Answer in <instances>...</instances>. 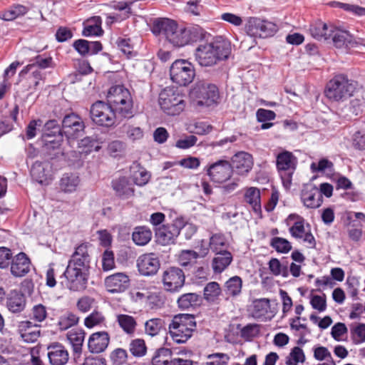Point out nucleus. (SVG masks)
Wrapping results in <instances>:
<instances>
[{
	"mask_svg": "<svg viewBox=\"0 0 365 365\" xmlns=\"http://www.w3.org/2000/svg\"><path fill=\"white\" fill-rule=\"evenodd\" d=\"M78 322V317L76 314L68 312L62 316L58 322V325L61 329L66 330Z\"/></svg>",
	"mask_w": 365,
	"mask_h": 365,
	"instance_id": "59",
	"label": "nucleus"
},
{
	"mask_svg": "<svg viewBox=\"0 0 365 365\" xmlns=\"http://www.w3.org/2000/svg\"><path fill=\"white\" fill-rule=\"evenodd\" d=\"M47 356L51 365H66L69 360L68 349L59 342H52L47 346Z\"/></svg>",
	"mask_w": 365,
	"mask_h": 365,
	"instance_id": "20",
	"label": "nucleus"
},
{
	"mask_svg": "<svg viewBox=\"0 0 365 365\" xmlns=\"http://www.w3.org/2000/svg\"><path fill=\"white\" fill-rule=\"evenodd\" d=\"M164 327L165 322L162 319H150L145 323V331L147 334L155 336L159 334Z\"/></svg>",
	"mask_w": 365,
	"mask_h": 365,
	"instance_id": "43",
	"label": "nucleus"
},
{
	"mask_svg": "<svg viewBox=\"0 0 365 365\" xmlns=\"http://www.w3.org/2000/svg\"><path fill=\"white\" fill-rule=\"evenodd\" d=\"M252 316L257 319L267 321L271 319L274 314L270 310V302L268 299L262 298L253 301L251 307Z\"/></svg>",
	"mask_w": 365,
	"mask_h": 365,
	"instance_id": "26",
	"label": "nucleus"
},
{
	"mask_svg": "<svg viewBox=\"0 0 365 365\" xmlns=\"http://www.w3.org/2000/svg\"><path fill=\"white\" fill-rule=\"evenodd\" d=\"M260 331V325L257 324H248L240 329V336L245 341H251L258 336Z\"/></svg>",
	"mask_w": 365,
	"mask_h": 365,
	"instance_id": "50",
	"label": "nucleus"
},
{
	"mask_svg": "<svg viewBox=\"0 0 365 365\" xmlns=\"http://www.w3.org/2000/svg\"><path fill=\"white\" fill-rule=\"evenodd\" d=\"M171 360V352L168 349H159L152 359L153 365H168Z\"/></svg>",
	"mask_w": 365,
	"mask_h": 365,
	"instance_id": "47",
	"label": "nucleus"
},
{
	"mask_svg": "<svg viewBox=\"0 0 365 365\" xmlns=\"http://www.w3.org/2000/svg\"><path fill=\"white\" fill-rule=\"evenodd\" d=\"M34 180L41 185H48L52 180L51 166L48 162H35L31 168Z\"/></svg>",
	"mask_w": 365,
	"mask_h": 365,
	"instance_id": "23",
	"label": "nucleus"
},
{
	"mask_svg": "<svg viewBox=\"0 0 365 365\" xmlns=\"http://www.w3.org/2000/svg\"><path fill=\"white\" fill-rule=\"evenodd\" d=\"M356 90L355 83L347 76L339 74L335 76L327 84L324 93L332 101H344L353 96Z\"/></svg>",
	"mask_w": 365,
	"mask_h": 365,
	"instance_id": "6",
	"label": "nucleus"
},
{
	"mask_svg": "<svg viewBox=\"0 0 365 365\" xmlns=\"http://www.w3.org/2000/svg\"><path fill=\"white\" fill-rule=\"evenodd\" d=\"M123 128L128 138L132 141L140 140L143 137V131L140 127L132 125H125Z\"/></svg>",
	"mask_w": 365,
	"mask_h": 365,
	"instance_id": "64",
	"label": "nucleus"
},
{
	"mask_svg": "<svg viewBox=\"0 0 365 365\" xmlns=\"http://www.w3.org/2000/svg\"><path fill=\"white\" fill-rule=\"evenodd\" d=\"M6 306L9 310L13 313L22 312L26 307V299L24 294L19 292L11 293L8 299Z\"/></svg>",
	"mask_w": 365,
	"mask_h": 365,
	"instance_id": "39",
	"label": "nucleus"
},
{
	"mask_svg": "<svg viewBox=\"0 0 365 365\" xmlns=\"http://www.w3.org/2000/svg\"><path fill=\"white\" fill-rule=\"evenodd\" d=\"M301 200L305 207L312 209L318 208L323 202L321 192L312 183L307 184L303 187Z\"/></svg>",
	"mask_w": 365,
	"mask_h": 365,
	"instance_id": "21",
	"label": "nucleus"
},
{
	"mask_svg": "<svg viewBox=\"0 0 365 365\" xmlns=\"http://www.w3.org/2000/svg\"><path fill=\"white\" fill-rule=\"evenodd\" d=\"M110 337L107 332L99 331L91 334L89 337L88 346L91 352H103L108 346Z\"/></svg>",
	"mask_w": 365,
	"mask_h": 365,
	"instance_id": "28",
	"label": "nucleus"
},
{
	"mask_svg": "<svg viewBox=\"0 0 365 365\" xmlns=\"http://www.w3.org/2000/svg\"><path fill=\"white\" fill-rule=\"evenodd\" d=\"M137 267L142 275L152 276L158 272L160 267V262L156 254L153 252L146 253L138 258Z\"/></svg>",
	"mask_w": 365,
	"mask_h": 365,
	"instance_id": "18",
	"label": "nucleus"
},
{
	"mask_svg": "<svg viewBox=\"0 0 365 365\" xmlns=\"http://www.w3.org/2000/svg\"><path fill=\"white\" fill-rule=\"evenodd\" d=\"M104 284L110 293H121L130 286V277L124 272H117L106 277Z\"/></svg>",
	"mask_w": 365,
	"mask_h": 365,
	"instance_id": "19",
	"label": "nucleus"
},
{
	"mask_svg": "<svg viewBox=\"0 0 365 365\" xmlns=\"http://www.w3.org/2000/svg\"><path fill=\"white\" fill-rule=\"evenodd\" d=\"M233 168L239 175H243L248 173L253 166L252 156L247 152H239L232 158Z\"/></svg>",
	"mask_w": 365,
	"mask_h": 365,
	"instance_id": "27",
	"label": "nucleus"
},
{
	"mask_svg": "<svg viewBox=\"0 0 365 365\" xmlns=\"http://www.w3.org/2000/svg\"><path fill=\"white\" fill-rule=\"evenodd\" d=\"M311 171L313 173H331L334 171V164L327 158H322L319 162H313L310 165Z\"/></svg>",
	"mask_w": 365,
	"mask_h": 365,
	"instance_id": "45",
	"label": "nucleus"
},
{
	"mask_svg": "<svg viewBox=\"0 0 365 365\" xmlns=\"http://www.w3.org/2000/svg\"><path fill=\"white\" fill-rule=\"evenodd\" d=\"M105 322V317L99 312H93L86 317L84 324L88 328H93L96 326H100Z\"/></svg>",
	"mask_w": 365,
	"mask_h": 365,
	"instance_id": "60",
	"label": "nucleus"
},
{
	"mask_svg": "<svg viewBox=\"0 0 365 365\" xmlns=\"http://www.w3.org/2000/svg\"><path fill=\"white\" fill-rule=\"evenodd\" d=\"M169 334L173 340L178 344L187 341L196 329L194 315L179 314L175 315L168 326Z\"/></svg>",
	"mask_w": 365,
	"mask_h": 365,
	"instance_id": "5",
	"label": "nucleus"
},
{
	"mask_svg": "<svg viewBox=\"0 0 365 365\" xmlns=\"http://www.w3.org/2000/svg\"><path fill=\"white\" fill-rule=\"evenodd\" d=\"M216 256L212 259V269L215 273H221L232 262V256L228 251L215 253Z\"/></svg>",
	"mask_w": 365,
	"mask_h": 365,
	"instance_id": "34",
	"label": "nucleus"
},
{
	"mask_svg": "<svg viewBox=\"0 0 365 365\" xmlns=\"http://www.w3.org/2000/svg\"><path fill=\"white\" fill-rule=\"evenodd\" d=\"M171 81L180 86L189 85L195 76L194 66L187 60H175L170 68Z\"/></svg>",
	"mask_w": 365,
	"mask_h": 365,
	"instance_id": "11",
	"label": "nucleus"
},
{
	"mask_svg": "<svg viewBox=\"0 0 365 365\" xmlns=\"http://www.w3.org/2000/svg\"><path fill=\"white\" fill-rule=\"evenodd\" d=\"M51 63V58H42L38 56L35 58L34 62L27 65L21 72L20 76L26 74L29 71L32 70L34 67L38 66L41 68H46L50 66Z\"/></svg>",
	"mask_w": 365,
	"mask_h": 365,
	"instance_id": "54",
	"label": "nucleus"
},
{
	"mask_svg": "<svg viewBox=\"0 0 365 365\" xmlns=\"http://www.w3.org/2000/svg\"><path fill=\"white\" fill-rule=\"evenodd\" d=\"M91 259L88 243H81L75 247L63 273L68 289L79 292L86 287Z\"/></svg>",
	"mask_w": 365,
	"mask_h": 365,
	"instance_id": "1",
	"label": "nucleus"
},
{
	"mask_svg": "<svg viewBox=\"0 0 365 365\" xmlns=\"http://www.w3.org/2000/svg\"><path fill=\"white\" fill-rule=\"evenodd\" d=\"M110 358L113 364L123 365L127 361L128 354L125 349L118 348L111 352Z\"/></svg>",
	"mask_w": 365,
	"mask_h": 365,
	"instance_id": "63",
	"label": "nucleus"
},
{
	"mask_svg": "<svg viewBox=\"0 0 365 365\" xmlns=\"http://www.w3.org/2000/svg\"><path fill=\"white\" fill-rule=\"evenodd\" d=\"M80 181V178L76 174L65 173L60 180L59 188L65 193L73 192L77 190Z\"/></svg>",
	"mask_w": 365,
	"mask_h": 365,
	"instance_id": "32",
	"label": "nucleus"
},
{
	"mask_svg": "<svg viewBox=\"0 0 365 365\" xmlns=\"http://www.w3.org/2000/svg\"><path fill=\"white\" fill-rule=\"evenodd\" d=\"M221 289L218 283L212 282L204 288V297L208 302H214L220 296Z\"/></svg>",
	"mask_w": 365,
	"mask_h": 365,
	"instance_id": "51",
	"label": "nucleus"
},
{
	"mask_svg": "<svg viewBox=\"0 0 365 365\" xmlns=\"http://www.w3.org/2000/svg\"><path fill=\"white\" fill-rule=\"evenodd\" d=\"M152 31L155 35H162L167 41L176 47L188 44L185 28H179L177 23L169 19H156Z\"/></svg>",
	"mask_w": 365,
	"mask_h": 365,
	"instance_id": "4",
	"label": "nucleus"
},
{
	"mask_svg": "<svg viewBox=\"0 0 365 365\" xmlns=\"http://www.w3.org/2000/svg\"><path fill=\"white\" fill-rule=\"evenodd\" d=\"M101 20L99 16H94L88 19L83 30L84 36H99L102 33Z\"/></svg>",
	"mask_w": 365,
	"mask_h": 365,
	"instance_id": "41",
	"label": "nucleus"
},
{
	"mask_svg": "<svg viewBox=\"0 0 365 365\" xmlns=\"http://www.w3.org/2000/svg\"><path fill=\"white\" fill-rule=\"evenodd\" d=\"M131 178L134 183L138 186H144L150 180L151 174L140 163L135 162L131 165Z\"/></svg>",
	"mask_w": 365,
	"mask_h": 365,
	"instance_id": "31",
	"label": "nucleus"
},
{
	"mask_svg": "<svg viewBox=\"0 0 365 365\" xmlns=\"http://www.w3.org/2000/svg\"><path fill=\"white\" fill-rule=\"evenodd\" d=\"M268 265L269 269L273 275L282 276L283 277H287L289 276L287 267L282 265L278 259L272 258Z\"/></svg>",
	"mask_w": 365,
	"mask_h": 365,
	"instance_id": "48",
	"label": "nucleus"
},
{
	"mask_svg": "<svg viewBox=\"0 0 365 365\" xmlns=\"http://www.w3.org/2000/svg\"><path fill=\"white\" fill-rule=\"evenodd\" d=\"M91 116L96 124L106 127L113 125L116 118H119L115 110L109 103L101 101L92 105Z\"/></svg>",
	"mask_w": 365,
	"mask_h": 365,
	"instance_id": "12",
	"label": "nucleus"
},
{
	"mask_svg": "<svg viewBox=\"0 0 365 365\" xmlns=\"http://www.w3.org/2000/svg\"><path fill=\"white\" fill-rule=\"evenodd\" d=\"M31 269V261L24 252H19L14 257L10 266L11 273L16 277L27 274Z\"/></svg>",
	"mask_w": 365,
	"mask_h": 365,
	"instance_id": "24",
	"label": "nucleus"
},
{
	"mask_svg": "<svg viewBox=\"0 0 365 365\" xmlns=\"http://www.w3.org/2000/svg\"><path fill=\"white\" fill-rule=\"evenodd\" d=\"M78 146L81 149L80 153L88 154L93 150L98 151L99 146L97 145L96 140L91 137H86L81 140L78 143Z\"/></svg>",
	"mask_w": 365,
	"mask_h": 365,
	"instance_id": "55",
	"label": "nucleus"
},
{
	"mask_svg": "<svg viewBox=\"0 0 365 365\" xmlns=\"http://www.w3.org/2000/svg\"><path fill=\"white\" fill-rule=\"evenodd\" d=\"M112 186L116 194L123 198H128L134 195V189L125 177L113 181Z\"/></svg>",
	"mask_w": 365,
	"mask_h": 365,
	"instance_id": "33",
	"label": "nucleus"
},
{
	"mask_svg": "<svg viewBox=\"0 0 365 365\" xmlns=\"http://www.w3.org/2000/svg\"><path fill=\"white\" fill-rule=\"evenodd\" d=\"M291 220L294 221L293 225L289 228L291 236L309 248L315 247V238L311 232L310 225L305 223V220L297 214H291L288 216L287 221Z\"/></svg>",
	"mask_w": 365,
	"mask_h": 365,
	"instance_id": "10",
	"label": "nucleus"
},
{
	"mask_svg": "<svg viewBox=\"0 0 365 365\" xmlns=\"http://www.w3.org/2000/svg\"><path fill=\"white\" fill-rule=\"evenodd\" d=\"M231 53V44L229 41L216 38L210 42L198 45L195 51V59L202 67H212L228 58Z\"/></svg>",
	"mask_w": 365,
	"mask_h": 365,
	"instance_id": "2",
	"label": "nucleus"
},
{
	"mask_svg": "<svg viewBox=\"0 0 365 365\" xmlns=\"http://www.w3.org/2000/svg\"><path fill=\"white\" fill-rule=\"evenodd\" d=\"M226 290L228 294L235 296L240 293L242 289V279L235 276L231 277L225 283Z\"/></svg>",
	"mask_w": 365,
	"mask_h": 365,
	"instance_id": "56",
	"label": "nucleus"
},
{
	"mask_svg": "<svg viewBox=\"0 0 365 365\" xmlns=\"http://www.w3.org/2000/svg\"><path fill=\"white\" fill-rule=\"evenodd\" d=\"M334 28V26L331 24L328 25L322 21H318L310 26L309 31L314 38L327 40L331 37Z\"/></svg>",
	"mask_w": 365,
	"mask_h": 365,
	"instance_id": "30",
	"label": "nucleus"
},
{
	"mask_svg": "<svg viewBox=\"0 0 365 365\" xmlns=\"http://www.w3.org/2000/svg\"><path fill=\"white\" fill-rule=\"evenodd\" d=\"M331 37L332 38L334 45L336 48H349L354 47L356 44L365 46V39H361L359 42H356L349 31L336 27L334 28Z\"/></svg>",
	"mask_w": 365,
	"mask_h": 365,
	"instance_id": "22",
	"label": "nucleus"
},
{
	"mask_svg": "<svg viewBox=\"0 0 365 365\" xmlns=\"http://www.w3.org/2000/svg\"><path fill=\"white\" fill-rule=\"evenodd\" d=\"M131 2L120 1L114 3L113 7L114 9L122 12L120 14L107 16L106 23L112 24L115 21H120L126 19L130 14Z\"/></svg>",
	"mask_w": 365,
	"mask_h": 365,
	"instance_id": "36",
	"label": "nucleus"
},
{
	"mask_svg": "<svg viewBox=\"0 0 365 365\" xmlns=\"http://www.w3.org/2000/svg\"><path fill=\"white\" fill-rule=\"evenodd\" d=\"M270 246L279 253H288L292 248L291 242L287 239L279 237H272L269 243Z\"/></svg>",
	"mask_w": 365,
	"mask_h": 365,
	"instance_id": "46",
	"label": "nucleus"
},
{
	"mask_svg": "<svg viewBox=\"0 0 365 365\" xmlns=\"http://www.w3.org/2000/svg\"><path fill=\"white\" fill-rule=\"evenodd\" d=\"M204 170L210 181L219 185L230 180L233 173L232 164L226 160H219L210 163Z\"/></svg>",
	"mask_w": 365,
	"mask_h": 365,
	"instance_id": "14",
	"label": "nucleus"
},
{
	"mask_svg": "<svg viewBox=\"0 0 365 365\" xmlns=\"http://www.w3.org/2000/svg\"><path fill=\"white\" fill-rule=\"evenodd\" d=\"M246 34L252 38H267L277 31V26L272 22L257 17H250L245 26Z\"/></svg>",
	"mask_w": 365,
	"mask_h": 365,
	"instance_id": "13",
	"label": "nucleus"
},
{
	"mask_svg": "<svg viewBox=\"0 0 365 365\" xmlns=\"http://www.w3.org/2000/svg\"><path fill=\"white\" fill-rule=\"evenodd\" d=\"M199 255L192 250H182L179 254L178 262L181 266L186 267L196 261Z\"/></svg>",
	"mask_w": 365,
	"mask_h": 365,
	"instance_id": "58",
	"label": "nucleus"
},
{
	"mask_svg": "<svg viewBox=\"0 0 365 365\" xmlns=\"http://www.w3.org/2000/svg\"><path fill=\"white\" fill-rule=\"evenodd\" d=\"M334 7L339 8L356 16H365V7L355 4L334 1L331 3Z\"/></svg>",
	"mask_w": 365,
	"mask_h": 365,
	"instance_id": "44",
	"label": "nucleus"
},
{
	"mask_svg": "<svg viewBox=\"0 0 365 365\" xmlns=\"http://www.w3.org/2000/svg\"><path fill=\"white\" fill-rule=\"evenodd\" d=\"M310 304L312 307L319 312H324L327 309L326 295H311Z\"/></svg>",
	"mask_w": 365,
	"mask_h": 365,
	"instance_id": "61",
	"label": "nucleus"
},
{
	"mask_svg": "<svg viewBox=\"0 0 365 365\" xmlns=\"http://www.w3.org/2000/svg\"><path fill=\"white\" fill-rule=\"evenodd\" d=\"M245 201L248 203L256 213L261 211L260 191L258 188L250 187L246 189Z\"/></svg>",
	"mask_w": 365,
	"mask_h": 365,
	"instance_id": "38",
	"label": "nucleus"
},
{
	"mask_svg": "<svg viewBox=\"0 0 365 365\" xmlns=\"http://www.w3.org/2000/svg\"><path fill=\"white\" fill-rule=\"evenodd\" d=\"M17 328L21 338L26 343H34L40 336L39 326L31 321L20 322Z\"/></svg>",
	"mask_w": 365,
	"mask_h": 365,
	"instance_id": "25",
	"label": "nucleus"
},
{
	"mask_svg": "<svg viewBox=\"0 0 365 365\" xmlns=\"http://www.w3.org/2000/svg\"><path fill=\"white\" fill-rule=\"evenodd\" d=\"M116 320L120 327L128 334H133L137 326L135 318L128 314H118Z\"/></svg>",
	"mask_w": 365,
	"mask_h": 365,
	"instance_id": "40",
	"label": "nucleus"
},
{
	"mask_svg": "<svg viewBox=\"0 0 365 365\" xmlns=\"http://www.w3.org/2000/svg\"><path fill=\"white\" fill-rule=\"evenodd\" d=\"M297 164V158L290 151L282 150L276 154V168L286 189L290 187Z\"/></svg>",
	"mask_w": 365,
	"mask_h": 365,
	"instance_id": "9",
	"label": "nucleus"
},
{
	"mask_svg": "<svg viewBox=\"0 0 365 365\" xmlns=\"http://www.w3.org/2000/svg\"><path fill=\"white\" fill-rule=\"evenodd\" d=\"M85 332L82 329H71L67 334V339L73 348V356L76 361L81 357Z\"/></svg>",
	"mask_w": 365,
	"mask_h": 365,
	"instance_id": "29",
	"label": "nucleus"
},
{
	"mask_svg": "<svg viewBox=\"0 0 365 365\" xmlns=\"http://www.w3.org/2000/svg\"><path fill=\"white\" fill-rule=\"evenodd\" d=\"M108 103L120 118H130L134 115L133 101L130 91L123 85L111 86L107 94Z\"/></svg>",
	"mask_w": 365,
	"mask_h": 365,
	"instance_id": "3",
	"label": "nucleus"
},
{
	"mask_svg": "<svg viewBox=\"0 0 365 365\" xmlns=\"http://www.w3.org/2000/svg\"><path fill=\"white\" fill-rule=\"evenodd\" d=\"M152 232L145 226L136 227L132 234V240L138 246L147 245L152 239Z\"/></svg>",
	"mask_w": 365,
	"mask_h": 365,
	"instance_id": "37",
	"label": "nucleus"
},
{
	"mask_svg": "<svg viewBox=\"0 0 365 365\" xmlns=\"http://www.w3.org/2000/svg\"><path fill=\"white\" fill-rule=\"evenodd\" d=\"M28 9L21 4H14L6 9L0 11V19L4 21H13L19 17L25 15Z\"/></svg>",
	"mask_w": 365,
	"mask_h": 365,
	"instance_id": "35",
	"label": "nucleus"
},
{
	"mask_svg": "<svg viewBox=\"0 0 365 365\" xmlns=\"http://www.w3.org/2000/svg\"><path fill=\"white\" fill-rule=\"evenodd\" d=\"M210 248L215 253L227 251L225 237L220 234L213 235L210 237Z\"/></svg>",
	"mask_w": 365,
	"mask_h": 365,
	"instance_id": "53",
	"label": "nucleus"
},
{
	"mask_svg": "<svg viewBox=\"0 0 365 365\" xmlns=\"http://www.w3.org/2000/svg\"><path fill=\"white\" fill-rule=\"evenodd\" d=\"M181 220H175L173 224H167L160 227L155 232L157 242L162 245H168L175 242L180 233Z\"/></svg>",
	"mask_w": 365,
	"mask_h": 365,
	"instance_id": "16",
	"label": "nucleus"
},
{
	"mask_svg": "<svg viewBox=\"0 0 365 365\" xmlns=\"http://www.w3.org/2000/svg\"><path fill=\"white\" fill-rule=\"evenodd\" d=\"M159 105L168 115H179L185 107L182 95L174 87H167L159 94Z\"/></svg>",
	"mask_w": 365,
	"mask_h": 365,
	"instance_id": "8",
	"label": "nucleus"
},
{
	"mask_svg": "<svg viewBox=\"0 0 365 365\" xmlns=\"http://www.w3.org/2000/svg\"><path fill=\"white\" fill-rule=\"evenodd\" d=\"M189 96L194 106L209 107L217 103L219 92L215 85L200 81L190 89Z\"/></svg>",
	"mask_w": 365,
	"mask_h": 365,
	"instance_id": "7",
	"label": "nucleus"
},
{
	"mask_svg": "<svg viewBox=\"0 0 365 365\" xmlns=\"http://www.w3.org/2000/svg\"><path fill=\"white\" fill-rule=\"evenodd\" d=\"M84 123L77 115L71 113L64 117L62 121V133L68 140H73L82 135Z\"/></svg>",
	"mask_w": 365,
	"mask_h": 365,
	"instance_id": "17",
	"label": "nucleus"
},
{
	"mask_svg": "<svg viewBox=\"0 0 365 365\" xmlns=\"http://www.w3.org/2000/svg\"><path fill=\"white\" fill-rule=\"evenodd\" d=\"M130 351L135 356H143L146 353V346L144 340L137 339L130 344Z\"/></svg>",
	"mask_w": 365,
	"mask_h": 365,
	"instance_id": "62",
	"label": "nucleus"
},
{
	"mask_svg": "<svg viewBox=\"0 0 365 365\" xmlns=\"http://www.w3.org/2000/svg\"><path fill=\"white\" fill-rule=\"evenodd\" d=\"M185 274L183 271L175 267L165 269L162 275V282L165 290L170 292H178L184 285Z\"/></svg>",
	"mask_w": 365,
	"mask_h": 365,
	"instance_id": "15",
	"label": "nucleus"
},
{
	"mask_svg": "<svg viewBox=\"0 0 365 365\" xmlns=\"http://www.w3.org/2000/svg\"><path fill=\"white\" fill-rule=\"evenodd\" d=\"M305 361L304 351L299 346L292 349L289 354L286 358V365H298Z\"/></svg>",
	"mask_w": 365,
	"mask_h": 365,
	"instance_id": "49",
	"label": "nucleus"
},
{
	"mask_svg": "<svg viewBox=\"0 0 365 365\" xmlns=\"http://www.w3.org/2000/svg\"><path fill=\"white\" fill-rule=\"evenodd\" d=\"M351 335L356 344L365 341V324H359L351 327Z\"/></svg>",
	"mask_w": 365,
	"mask_h": 365,
	"instance_id": "57",
	"label": "nucleus"
},
{
	"mask_svg": "<svg viewBox=\"0 0 365 365\" xmlns=\"http://www.w3.org/2000/svg\"><path fill=\"white\" fill-rule=\"evenodd\" d=\"M47 316V308L41 304H35L31 310L30 318L35 322L41 323L45 321Z\"/></svg>",
	"mask_w": 365,
	"mask_h": 365,
	"instance_id": "52",
	"label": "nucleus"
},
{
	"mask_svg": "<svg viewBox=\"0 0 365 365\" xmlns=\"http://www.w3.org/2000/svg\"><path fill=\"white\" fill-rule=\"evenodd\" d=\"M200 297L195 293L184 294L178 299V307L182 309H187L199 305Z\"/></svg>",
	"mask_w": 365,
	"mask_h": 365,
	"instance_id": "42",
	"label": "nucleus"
}]
</instances>
